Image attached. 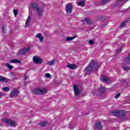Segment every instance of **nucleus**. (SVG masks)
I'll return each instance as SVG.
<instances>
[{
    "instance_id": "1",
    "label": "nucleus",
    "mask_w": 130,
    "mask_h": 130,
    "mask_svg": "<svg viewBox=\"0 0 130 130\" xmlns=\"http://www.w3.org/2000/svg\"><path fill=\"white\" fill-rule=\"evenodd\" d=\"M99 69V65L97 62H91L89 66L85 68V72H93V71H98Z\"/></svg>"
},
{
    "instance_id": "2",
    "label": "nucleus",
    "mask_w": 130,
    "mask_h": 130,
    "mask_svg": "<svg viewBox=\"0 0 130 130\" xmlns=\"http://www.w3.org/2000/svg\"><path fill=\"white\" fill-rule=\"evenodd\" d=\"M2 121L5 123L6 124H7L8 125H11V126H16L17 124V122L16 121L10 119H7V118H4L2 119Z\"/></svg>"
},
{
    "instance_id": "3",
    "label": "nucleus",
    "mask_w": 130,
    "mask_h": 130,
    "mask_svg": "<svg viewBox=\"0 0 130 130\" xmlns=\"http://www.w3.org/2000/svg\"><path fill=\"white\" fill-rule=\"evenodd\" d=\"M45 93H46V90L44 88L35 89L32 90V94H35V95H42V94H45Z\"/></svg>"
},
{
    "instance_id": "4",
    "label": "nucleus",
    "mask_w": 130,
    "mask_h": 130,
    "mask_svg": "<svg viewBox=\"0 0 130 130\" xmlns=\"http://www.w3.org/2000/svg\"><path fill=\"white\" fill-rule=\"evenodd\" d=\"M32 61L36 64H41L43 62V60L39 56H34Z\"/></svg>"
},
{
    "instance_id": "5",
    "label": "nucleus",
    "mask_w": 130,
    "mask_h": 130,
    "mask_svg": "<svg viewBox=\"0 0 130 130\" xmlns=\"http://www.w3.org/2000/svg\"><path fill=\"white\" fill-rule=\"evenodd\" d=\"M112 114L116 116H123L125 115V113L123 111L114 110L112 112Z\"/></svg>"
},
{
    "instance_id": "6",
    "label": "nucleus",
    "mask_w": 130,
    "mask_h": 130,
    "mask_svg": "<svg viewBox=\"0 0 130 130\" xmlns=\"http://www.w3.org/2000/svg\"><path fill=\"white\" fill-rule=\"evenodd\" d=\"M18 95H19V91L17 89L15 88L11 91L9 96L11 98H14V97H17Z\"/></svg>"
},
{
    "instance_id": "7",
    "label": "nucleus",
    "mask_w": 130,
    "mask_h": 130,
    "mask_svg": "<svg viewBox=\"0 0 130 130\" xmlns=\"http://www.w3.org/2000/svg\"><path fill=\"white\" fill-rule=\"evenodd\" d=\"M36 11L38 17H42L43 15V12H44V9L42 7H39L37 9Z\"/></svg>"
},
{
    "instance_id": "8",
    "label": "nucleus",
    "mask_w": 130,
    "mask_h": 130,
    "mask_svg": "<svg viewBox=\"0 0 130 130\" xmlns=\"http://www.w3.org/2000/svg\"><path fill=\"white\" fill-rule=\"evenodd\" d=\"M73 90L75 94V96H79L80 93H81V90H79V87L77 85L75 84L73 86Z\"/></svg>"
},
{
    "instance_id": "9",
    "label": "nucleus",
    "mask_w": 130,
    "mask_h": 130,
    "mask_svg": "<svg viewBox=\"0 0 130 130\" xmlns=\"http://www.w3.org/2000/svg\"><path fill=\"white\" fill-rule=\"evenodd\" d=\"M129 21H130V18H128L127 19H125L124 21H122V22L119 26V28H120L121 29L122 28H123V27H125L126 26L127 23H128Z\"/></svg>"
},
{
    "instance_id": "10",
    "label": "nucleus",
    "mask_w": 130,
    "mask_h": 130,
    "mask_svg": "<svg viewBox=\"0 0 130 130\" xmlns=\"http://www.w3.org/2000/svg\"><path fill=\"white\" fill-rule=\"evenodd\" d=\"M128 0H118L116 3V5H114V7H121L124 4H125Z\"/></svg>"
},
{
    "instance_id": "11",
    "label": "nucleus",
    "mask_w": 130,
    "mask_h": 130,
    "mask_svg": "<svg viewBox=\"0 0 130 130\" xmlns=\"http://www.w3.org/2000/svg\"><path fill=\"white\" fill-rule=\"evenodd\" d=\"M67 13H72V11H73V5L72 4L69 3L66 5V10Z\"/></svg>"
},
{
    "instance_id": "12",
    "label": "nucleus",
    "mask_w": 130,
    "mask_h": 130,
    "mask_svg": "<svg viewBox=\"0 0 130 130\" xmlns=\"http://www.w3.org/2000/svg\"><path fill=\"white\" fill-rule=\"evenodd\" d=\"M29 50H30V47L22 49L19 51V54H21V55H24V54H26V53H27V52L29 51Z\"/></svg>"
},
{
    "instance_id": "13",
    "label": "nucleus",
    "mask_w": 130,
    "mask_h": 130,
    "mask_svg": "<svg viewBox=\"0 0 130 130\" xmlns=\"http://www.w3.org/2000/svg\"><path fill=\"white\" fill-rule=\"evenodd\" d=\"M94 129L102 130V124H101V122L98 121L95 123Z\"/></svg>"
},
{
    "instance_id": "14",
    "label": "nucleus",
    "mask_w": 130,
    "mask_h": 130,
    "mask_svg": "<svg viewBox=\"0 0 130 130\" xmlns=\"http://www.w3.org/2000/svg\"><path fill=\"white\" fill-rule=\"evenodd\" d=\"M101 80L102 82H109V78L104 75H102L101 77Z\"/></svg>"
},
{
    "instance_id": "15",
    "label": "nucleus",
    "mask_w": 130,
    "mask_h": 130,
    "mask_svg": "<svg viewBox=\"0 0 130 130\" xmlns=\"http://www.w3.org/2000/svg\"><path fill=\"white\" fill-rule=\"evenodd\" d=\"M0 81L1 82H3L4 83L5 82L8 83V82H10L11 80L9 79H7L5 77L0 76Z\"/></svg>"
},
{
    "instance_id": "16",
    "label": "nucleus",
    "mask_w": 130,
    "mask_h": 130,
    "mask_svg": "<svg viewBox=\"0 0 130 130\" xmlns=\"http://www.w3.org/2000/svg\"><path fill=\"white\" fill-rule=\"evenodd\" d=\"M30 21H31V17H30V15H29L25 22V28H28V27H29V24Z\"/></svg>"
},
{
    "instance_id": "17",
    "label": "nucleus",
    "mask_w": 130,
    "mask_h": 130,
    "mask_svg": "<svg viewBox=\"0 0 130 130\" xmlns=\"http://www.w3.org/2000/svg\"><path fill=\"white\" fill-rule=\"evenodd\" d=\"M36 38H38V39H39V40H40V41L41 42H43V40L44 39V38L43 37V36H41V33L38 34L36 36Z\"/></svg>"
},
{
    "instance_id": "18",
    "label": "nucleus",
    "mask_w": 130,
    "mask_h": 130,
    "mask_svg": "<svg viewBox=\"0 0 130 130\" xmlns=\"http://www.w3.org/2000/svg\"><path fill=\"white\" fill-rule=\"evenodd\" d=\"M30 6L32 8V9H36V10H37V8H39V7L38 6V4H37L36 2H34L31 3Z\"/></svg>"
},
{
    "instance_id": "19",
    "label": "nucleus",
    "mask_w": 130,
    "mask_h": 130,
    "mask_svg": "<svg viewBox=\"0 0 130 130\" xmlns=\"http://www.w3.org/2000/svg\"><path fill=\"white\" fill-rule=\"evenodd\" d=\"M124 61L126 64H129L130 63V54H128L124 59Z\"/></svg>"
},
{
    "instance_id": "20",
    "label": "nucleus",
    "mask_w": 130,
    "mask_h": 130,
    "mask_svg": "<svg viewBox=\"0 0 130 130\" xmlns=\"http://www.w3.org/2000/svg\"><path fill=\"white\" fill-rule=\"evenodd\" d=\"M10 63H21V61L17 59H12L9 61Z\"/></svg>"
},
{
    "instance_id": "21",
    "label": "nucleus",
    "mask_w": 130,
    "mask_h": 130,
    "mask_svg": "<svg viewBox=\"0 0 130 130\" xmlns=\"http://www.w3.org/2000/svg\"><path fill=\"white\" fill-rule=\"evenodd\" d=\"M106 90V88L101 84V87L99 88V92H100V93H103V92H105Z\"/></svg>"
},
{
    "instance_id": "22",
    "label": "nucleus",
    "mask_w": 130,
    "mask_h": 130,
    "mask_svg": "<svg viewBox=\"0 0 130 130\" xmlns=\"http://www.w3.org/2000/svg\"><path fill=\"white\" fill-rule=\"evenodd\" d=\"M67 67L69 69H71V70H75V69L76 68V64H67Z\"/></svg>"
},
{
    "instance_id": "23",
    "label": "nucleus",
    "mask_w": 130,
    "mask_h": 130,
    "mask_svg": "<svg viewBox=\"0 0 130 130\" xmlns=\"http://www.w3.org/2000/svg\"><path fill=\"white\" fill-rule=\"evenodd\" d=\"M77 36H74V37H67L66 39V41H71V40H74V39H75V38H76Z\"/></svg>"
},
{
    "instance_id": "24",
    "label": "nucleus",
    "mask_w": 130,
    "mask_h": 130,
    "mask_svg": "<svg viewBox=\"0 0 130 130\" xmlns=\"http://www.w3.org/2000/svg\"><path fill=\"white\" fill-rule=\"evenodd\" d=\"M86 2L85 1H80L78 3H77L78 6H80V7H84Z\"/></svg>"
},
{
    "instance_id": "25",
    "label": "nucleus",
    "mask_w": 130,
    "mask_h": 130,
    "mask_svg": "<svg viewBox=\"0 0 130 130\" xmlns=\"http://www.w3.org/2000/svg\"><path fill=\"white\" fill-rule=\"evenodd\" d=\"M55 63V60L53 59L52 61H49L47 62V64H49V66H53Z\"/></svg>"
},
{
    "instance_id": "26",
    "label": "nucleus",
    "mask_w": 130,
    "mask_h": 130,
    "mask_svg": "<svg viewBox=\"0 0 130 130\" xmlns=\"http://www.w3.org/2000/svg\"><path fill=\"white\" fill-rule=\"evenodd\" d=\"M84 20L85 21V22H86L87 24H88L89 25H91V24H92V22L91 21V20H90V19H89V18H85L84 19Z\"/></svg>"
},
{
    "instance_id": "27",
    "label": "nucleus",
    "mask_w": 130,
    "mask_h": 130,
    "mask_svg": "<svg viewBox=\"0 0 130 130\" xmlns=\"http://www.w3.org/2000/svg\"><path fill=\"white\" fill-rule=\"evenodd\" d=\"M122 69H123L124 71H126V72H127V71H129L130 70V68L127 66L123 67L122 66Z\"/></svg>"
},
{
    "instance_id": "28",
    "label": "nucleus",
    "mask_w": 130,
    "mask_h": 130,
    "mask_svg": "<svg viewBox=\"0 0 130 130\" xmlns=\"http://www.w3.org/2000/svg\"><path fill=\"white\" fill-rule=\"evenodd\" d=\"M6 66L9 70H12V69H14V67L12 66L11 64L8 63L6 64Z\"/></svg>"
},
{
    "instance_id": "29",
    "label": "nucleus",
    "mask_w": 130,
    "mask_h": 130,
    "mask_svg": "<svg viewBox=\"0 0 130 130\" xmlns=\"http://www.w3.org/2000/svg\"><path fill=\"white\" fill-rule=\"evenodd\" d=\"M109 2V0H102L101 5H106Z\"/></svg>"
},
{
    "instance_id": "30",
    "label": "nucleus",
    "mask_w": 130,
    "mask_h": 130,
    "mask_svg": "<svg viewBox=\"0 0 130 130\" xmlns=\"http://www.w3.org/2000/svg\"><path fill=\"white\" fill-rule=\"evenodd\" d=\"M46 123H47V122L43 121L40 123V126H42V127H43L45 125H46Z\"/></svg>"
},
{
    "instance_id": "31",
    "label": "nucleus",
    "mask_w": 130,
    "mask_h": 130,
    "mask_svg": "<svg viewBox=\"0 0 130 130\" xmlns=\"http://www.w3.org/2000/svg\"><path fill=\"white\" fill-rule=\"evenodd\" d=\"M10 90V87H3V90L5 91H9V90Z\"/></svg>"
},
{
    "instance_id": "32",
    "label": "nucleus",
    "mask_w": 130,
    "mask_h": 130,
    "mask_svg": "<svg viewBox=\"0 0 130 130\" xmlns=\"http://www.w3.org/2000/svg\"><path fill=\"white\" fill-rule=\"evenodd\" d=\"M13 13L14 14V16L17 17V15L18 14V10L15 9L13 10Z\"/></svg>"
},
{
    "instance_id": "33",
    "label": "nucleus",
    "mask_w": 130,
    "mask_h": 130,
    "mask_svg": "<svg viewBox=\"0 0 130 130\" xmlns=\"http://www.w3.org/2000/svg\"><path fill=\"white\" fill-rule=\"evenodd\" d=\"M5 27H6V26L5 25H3L2 26V29L3 33H6V29L5 28Z\"/></svg>"
},
{
    "instance_id": "34",
    "label": "nucleus",
    "mask_w": 130,
    "mask_h": 130,
    "mask_svg": "<svg viewBox=\"0 0 130 130\" xmlns=\"http://www.w3.org/2000/svg\"><path fill=\"white\" fill-rule=\"evenodd\" d=\"M120 96V93H118L115 96V99H118V98Z\"/></svg>"
},
{
    "instance_id": "35",
    "label": "nucleus",
    "mask_w": 130,
    "mask_h": 130,
    "mask_svg": "<svg viewBox=\"0 0 130 130\" xmlns=\"http://www.w3.org/2000/svg\"><path fill=\"white\" fill-rule=\"evenodd\" d=\"M45 76L46 77V78H50V77H51V75L49 73L45 74Z\"/></svg>"
},
{
    "instance_id": "36",
    "label": "nucleus",
    "mask_w": 130,
    "mask_h": 130,
    "mask_svg": "<svg viewBox=\"0 0 130 130\" xmlns=\"http://www.w3.org/2000/svg\"><path fill=\"white\" fill-rule=\"evenodd\" d=\"M88 43L90 45H93V44H94V41H93L92 40H90L88 41Z\"/></svg>"
},
{
    "instance_id": "37",
    "label": "nucleus",
    "mask_w": 130,
    "mask_h": 130,
    "mask_svg": "<svg viewBox=\"0 0 130 130\" xmlns=\"http://www.w3.org/2000/svg\"><path fill=\"white\" fill-rule=\"evenodd\" d=\"M103 19H104V17L99 16L98 17V19L100 20V21H103Z\"/></svg>"
},
{
    "instance_id": "38",
    "label": "nucleus",
    "mask_w": 130,
    "mask_h": 130,
    "mask_svg": "<svg viewBox=\"0 0 130 130\" xmlns=\"http://www.w3.org/2000/svg\"><path fill=\"white\" fill-rule=\"evenodd\" d=\"M122 51V47H120V48L118 49L117 50V52H121Z\"/></svg>"
},
{
    "instance_id": "39",
    "label": "nucleus",
    "mask_w": 130,
    "mask_h": 130,
    "mask_svg": "<svg viewBox=\"0 0 130 130\" xmlns=\"http://www.w3.org/2000/svg\"><path fill=\"white\" fill-rule=\"evenodd\" d=\"M125 117H123V118H122V120H121V121L127 120L128 119H127V118H125Z\"/></svg>"
},
{
    "instance_id": "40",
    "label": "nucleus",
    "mask_w": 130,
    "mask_h": 130,
    "mask_svg": "<svg viewBox=\"0 0 130 130\" xmlns=\"http://www.w3.org/2000/svg\"><path fill=\"white\" fill-rule=\"evenodd\" d=\"M3 96H4V93H3L2 92H0V98H2Z\"/></svg>"
},
{
    "instance_id": "41",
    "label": "nucleus",
    "mask_w": 130,
    "mask_h": 130,
    "mask_svg": "<svg viewBox=\"0 0 130 130\" xmlns=\"http://www.w3.org/2000/svg\"><path fill=\"white\" fill-rule=\"evenodd\" d=\"M124 81L126 82V83H128V82H129V80H127L126 79H125Z\"/></svg>"
},
{
    "instance_id": "42",
    "label": "nucleus",
    "mask_w": 130,
    "mask_h": 130,
    "mask_svg": "<svg viewBox=\"0 0 130 130\" xmlns=\"http://www.w3.org/2000/svg\"><path fill=\"white\" fill-rule=\"evenodd\" d=\"M107 25V23H105L104 24H102V27H105Z\"/></svg>"
},
{
    "instance_id": "43",
    "label": "nucleus",
    "mask_w": 130,
    "mask_h": 130,
    "mask_svg": "<svg viewBox=\"0 0 130 130\" xmlns=\"http://www.w3.org/2000/svg\"><path fill=\"white\" fill-rule=\"evenodd\" d=\"M27 80V75H25L24 76V80L26 81Z\"/></svg>"
},
{
    "instance_id": "44",
    "label": "nucleus",
    "mask_w": 130,
    "mask_h": 130,
    "mask_svg": "<svg viewBox=\"0 0 130 130\" xmlns=\"http://www.w3.org/2000/svg\"><path fill=\"white\" fill-rule=\"evenodd\" d=\"M88 75V73L87 72L85 73V76H87Z\"/></svg>"
},
{
    "instance_id": "45",
    "label": "nucleus",
    "mask_w": 130,
    "mask_h": 130,
    "mask_svg": "<svg viewBox=\"0 0 130 130\" xmlns=\"http://www.w3.org/2000/svg\"><path fill=\"white\" fill-rule=\"evenodd\" d=\"M70 128H71V129H72V128H73L70 127Z\"/></svg>"
}]
</instances>
